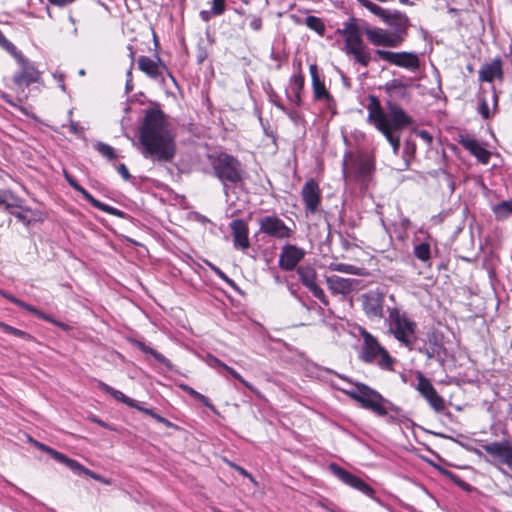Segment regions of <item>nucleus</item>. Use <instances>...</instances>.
I'll use <instances>...</instances> for the list:
<instances>
[{"mask_svg": "<svg viewBox=\"0 0 512 512\" xmlns=\"http://www.w3.org/2000/svg\"><path fill=\"white\" fill-rule=\"evenodd\" d=\"M142 155L159 163L172 162L177 146L174 135L167 127L162 110L151 108L146 111L139 131Z\"/></svg>", "mask_w": 512, "mask_h": 512, "instance_id": "f257e3e1", "label": "nucleus"}, {"mask_svg": "<svg viewBox=\"0 0 512 512\" xmlns=\"http://www.w3.org/2000/svg\"><path fill=\"white\" fill-rule=\"evenodd\" d=\"M362 33H364L369 42L374 46L399 47L401 44L396 38L381 28H366L364 31L359 26V20L351 16L343 23L342 28L336 30V34L344 39L343 51L347 56L354 59L355 63L368 67L372 56L369 48L365 45Z\"/></svg>", "mask_w": 512, "mask_h": 512, "instance_id": "f03ea898", "label": "nucleus"}, {"mask_svg": "<svg viewBox=\"0 0 512 512\" xmlns=\"http://www.w3.org/2000/svg\"><path fill=\"white\" fill-rule=\"evenodd\" d=\"M367 101V122L385 137L397 154L401 145V133L414 124V119L393 100L386 101L387 112L377 96L368 95Z\"/></svg>", "mask_w": 512, "mask_h": 512, "instance_id": "7ed1b4c3", "label": "nucleus"}, {"mask_svg": "<svg viewBox=\"0 0 512 512\" xmlns=\"http://www.w3.org/2000/svg\"><path fill=\"white\" fill-rule=\"evenodd\" d=\"M208 160L213 170V175L223 184L236 186L244 180V169L241 161L226 152L209 154Z\"/></svg>", "mask_w": 512, "mask_h": 512, "instance_id": "20e7f679", "label": "nucleus"}, {"mask_svg": "<svg viewBox=\"0 0 512 512\" xmlns=\"http://www.w3.org/2000/svg\"><path fill=\"white\" fill-rule=\"evenodd\" d=\"M361 6L380 18L390 29L391 34L402 45L408 36L411 22L406 13L399 10L384 9L370 0H356Z\"/></svg>", "mask_w": 512, "mask_h": 512, "instance_id": "39448f33", "label": "nucleus"}, {"mask_svg": "<svg viewBox=\"0 0 512 512\" xmlns=\"http://www.w3.org/2000/svg\"><path fill=\"white\" fill-rule=\"evenodd\" d=\"M346 393L362 408L377 416H386L389 410L398 411V408L385 399L382 394L364 383H356L355 388Z\"/></svg>", "mask_w": 512, "mask_h": 512, "instance_id": "423d86ee", "label": "nucleus"}, {"mask_svg": "<svg viewBox=\"0 0 512 512\" xmlns=\"http://www.w3.org/2000/svg\"><path fill=\"white\" fill-rule=\"evenodd\" d=\"M360 334L363 338V346L360 359L364 363L376 364L382 370L392 371L396 363L387 349L380 344L378 339L365 329H361Z\"/></svg>", "mask_w": 512, "mask_h": 512, "instance_id": "0eeeda50", "label": "nucleus"}, {"mask_svg": "<svg viewBox=\"0 0 512 512\" xmlns=\"http://www.w3.org/2000/svg\"><path fill=\"white\" fill-rule=\"evenodd\" d=\"M388 322L389 330L394 338L403 346L412 350L416 340L417 323L397 307L389 309Z\"/></svg>", "mask_w": 512, "mask_h": 512, "instance_id": "6e6552de", "label": "nucleus"}, {"mask_svg": "<svg viewBox=\"0 0 512 512\" xmlns=\"http://www.w3.org/2000/svg\"><path fill=\"white\" fill-rule=\"evenodd\" d=\"M10 56L14 58L20 67L12 76V83L21 93H24L25 88L41 81L42 72L39 71L36 64L26 58L18 48H16Z\"/></svg>", "mask_w": 512, "mask_h": 512, "instance_id": "1a4fd4ad", "label": "nucleus"}, {"mask_svg": "<svg viewBox=\"0 0 512 512\" xmlns=\"http://www.w3.org/2000/svg\"><path fill=\"white\" fill-rule=\"evenodd\" d=\"M311 76L313 99L315 102H324L326 108L333 113L336 110V100L325 84V76L320 72L318 65L313 63L309 66Z\"/></svg>", "mask_w": 512, "mask_h": 512, "instance_id": "9d476101", "label": "nucleus"}, {"mask_svg": "<svg viewBox=\"0 0 512 512\" xmlns=\"http://www.w3.org/2000/svg\"><path fill=\"white\" fill-rule=\"evenodd\" d=\"M258 225L260 233L277 240H288L295 232L276 214L259 218Z\"/></svg>", "mask_w": 512, "mask_h": 512, "instance_id": "9b49d317", "label": "nucleus"}, {"mask_svg": "<svg viewBox=\"0 0 512 512\" xmlns=\"http://www.w3.org/2000/svg\"><path fill=\"white\" fill-rule=\"evenodd\" d=\"M481 447L491 456L493 465L498 469L505 465L512 471V441L505 439L501 442L483 444Z\"/></svg>", "mask_w": 512, "mask_h": 512, "instance_id": "f8f14e48", "label": "nucleus"}, {"mask_svg": "<svg viewBox=\"0 0 512 512\" xmlns=\"http://www.w3.org/2000/svg\"><path fill=\"white\" fill-rule=\"evenodd\" d=\"M375 53L381 60L398 67L416 70L420 66L418 56L412 52H393L389 50L377 49Z\"/></svg>", "mask_w": 512, "mask_h": 512, "instance_id": "ddd939ff", "label": "nucleus"}, {"mask_svg": "<svg viewBox=\"0 0 512 512\" xmlns=\"http://www.w3.org/2000/svg\"><path fill=\"white\" fill-rule=\"evenodd\" d=\"M297 274L300 282L317 298L322 304L328 305L329 301L323 289L317 284V273L311 265H300L297 267Z\"/></svg>", "mask_w": 512, "mask_h": 512, "instance_id": "4468645a", "label": "nucleus"}, {"mask_svg": "<svg viewBox=\"0 0 512 512\" xmlns=\"http://www.w3.org/2000/svg\"><path fill=\"white\" fill-rule=\"evenodd\" d=\"M417 380L418 383L416 389L421 394V396L428 402L433 410L438 413L443 412L446 408L445 400L437 393L431 381L422 373H418Z\"/></svg>", "mask_w": 512, "mask_h": 512, "instance_id": "2eb2a0df", "label": "nucleus"}, {"mask_svg": "<svg viewBox=\"0 0 512 512\" xmlns=\"http://www.w3.org/2000/svg\"><path fill=\"white\" fill-rule=\"evenodd\" d=\"M329 468L331 472L346 485L360 491L366 496L373 497L375 490L355 474L334 463L331 464Z\"/></svg>", "mask_w": 512, "mask_h": 512, "instance_id": "dca6fc26", "label": "nucleus"}, {"mask_svg": "<svg viewBox=\"0 0 512 512\" xmlns=\"http://www.w3.org/2000/svg\"><path fill=\"white\" fill-rule=\"evenodd\" d=\"M301 198L307 213L317 212L322 200V190L315 179L311 178L303 185Z\"/></svg>", "mask_w": 512, "mask_h": 512, "instance_id": "f3484780", "label": "nucleus"}, {"mask_svg": "<svg viewBox=\"0 0 512 512\" xmlns=\"http://www.w3.org/2000/svg\"><path fill=\"white\" fill-rule=\"evenodd\" d=\"M64 176H65V179L67 180V182L69 183V185L74 189L76 190L77 192H79L83 198L88 201L94 208H97L103 212H106L110 215H113V216H117V217H123L124 216V212L120 211L119 209L115 208V207H112L110 205H107L99 200H97L96 198H94L83 186H81L78 181L73 177L71 176L69 173L65 172L64 173Z\"/></svg>", "mask_w": 512, "mask_h": 512, "instance_id": "a211bd4d", "label": "nucleus"}, {"mask_svg": "<svg viewBox=\"0 0 512 512\" xmlns=\"http://www.w3.org/2000/svg\"><path fill=\"white\" fill-rule=\"evenodd\" d=\"M304 257V249L293 244H287L281 250L278 264L283 271H293Z\"/></svg>", "mask_w": 512, "mask_h": 512, "instance_id": "6ab92c4d", "label": "nucleus"}, {"mask_svg": "<svg viewBox=\"0 0 512 512\" xmlns=\"http://www.w3.org/2000/svg\"><path fill=\"white\" fill-rule=\"evenodd\" d=\"M362 307L369 319L383 317L384 294L377 291H369L362 296Z\"/></svg>", "mask_w": 512, "mask_h": 512, "instance_id": "aec40b11", "label": "nucleus"}, {"mask_svg": "<svg viewBox=\"0 0 512 512\" xmlns=\"http://www.w3.org/2000/svg\"><path fill=\"white\" fill-rule=\"evenodd\" d=\"M137 63L138 69L150 79H162L164 71L173 79L172 74L168 72L166 64L159 57H157V60H153L148 56L142 55L138 58Z\"/></svg>", "mask_w": 512, "mask_h": 512, "instance_id": "412c9836", "label": "nucleus"}, {"mask_svg": "<svg viewBox=\"0 0 512 512\" xmlns=\"http://www.w3.org/2000/svg\"><path fill=\"white\" fill-rule=\"evenodd\" d=\"M232 238H233V246L235 249L245 251L250 247L249 240V226L248 223L243 219H234L229 224Z\"/></svg>", "mask_w": 512, "mask_h": 512, "instance_id": "4be33fe9", "label": "nucleus"}, {"mask_svg": "<svg viewBox=\"0 0 512 512\" xmlns=\"http://www.w3.org/2000/svg\"><path fill=\"white\" fill-rule=\"evenodd\" d=\"M458 143L473 155L481 164H488L491 158V152L487 150L478 140L467 135H460Z\"/></svg>", "mask_w": 512, "mask_h": 512, "instance_id": "5701e85b", "label": "nucleus"}, {"mask_svg": "<svg viewBox=\"0 0 512 512\" xmlns=\"http://www.w3.org/2000/svg\"><path fill=\"white\" fill-rule=\"evenodd\" d=\"M495 79L503 81V61L500 57L494 58L490 63H485L479 70V81L492 83Z\"/></svg>", "mask_w": 512, "mask_h": 512, "instance_id": "b1692460", "label": "nucleus"}, {"mask_svg": "<svg viewBox=\"0 0 512 512\" xmlns=\"http://www.w3.org/2000/svg\"><path fill=\"white\" fill-rule=\"evenodd\" d=\"M289 89L291 94L287 92L288 100L296 107L303 105V93L305 89V75L304 73H294L289 78Z\"/></svg>", "mask_w": 512, "mask_h": 512, "instance_id": "393cba45", "label": "nucleus"}, {"mask_svg": "<svg viewBox=\"0 0 512 512\" xmlns=\"http://www.w3.org/2000/svg\"><path fill=\"white\" fill-rule=\"evenodd\" d=\"M326 283H327L328 289L331 291L332 294L347 295L354 290L356 280L342 278L337 275H332V276L327 277Z\"/></svg>", "mask_w": 512, "mask_h": 512, "instance_id": "a878e982", "label": "nucleus"}, {"mask_svg": "<svg viewBox=\"0 0 512 512\" xmlns=\"http://www.w3.org/2000/svg\"><path fill=\"white\" fill-rule=\"evenodd\" d=\"M24 199L15 195L10 190H0V208H3L9 214L15 209L23 211H32L30 207L24 205Z\"/></svg>", "mask_w": 512, "mask_h": 512, "instance_id": "bb28decb", "label": "nucleus"}, {"mask_svg": "<svg viewBox=\"0 0 512 512\" xmlns=\"http://www.w3.org/2000/svg\"><path fill=\"white\" fill-rule=\"evenodd\" d=\"M408 86L400 79H392L385 84L384 90L392 99H405L408 97Z\"/></svg>", "mask_w": 512, "mask_h": 512, "instance_id": "cd10ccee", "label": "nucleus"}, {"mask_svg": "<svg viewBox=\"0 0 512 512\" xmlns=\"http://www.w3.org/2000/svg\"><path fill=\"white\" fill-rule=\"evenodd\" d=\"M443 336L442 334L431 331L427 333V343L428 348L425 350H420V352L425 353L428 358H433L435 354H438L443 347L442 342Z\"/></svg>", "mask_w": 512, "mask_h": 512, "instance_id": "c85d7f7f", "label": "nucleus"}, {"mask_svg": "<svg viewBox=\"0 0 512 512\" xmlns=\"http://www.w3.org/2000/svg\"><path fill=\"white\" fill-rule=\"evenodd\" d=\"M97 386L100 390H102L104 393H107L111 395L115 400L126 404L127 406H136V400L126 396L124 393H122L119 390L114 389L113 387L109 386L105 382L98 380Z\"/></svg>", "mask_w": 512, "mask_h": 512, "instance_id": "c756f323", "label": "nucleus"}, {"mask_svg": "<svg viewBox=\"0 0 512 512\" xmlns=\"http://www.w3.org/2000/svg\"><path fill=\"white\" fill-rule=\"evenodd\" d=\"M132 344L143 353L150 354L151 356H153L159 363L165 365L167 368H172V364L169 359H167L163 354H161L157 350L146 345L144 342L140 340H132Z\"/></svg>", "mask_w": 512, "mask_h": 512, "instance_id": "7c9ffc66", "label": "nucleus"}, {"mask_svg": "<svg viewBox=\"0 0 512 512\" xmlns=\"http://www.w3.org/2000/svg\"><path fill=\"white\" fill-rule=\"evenodd\" d=\"M18 306L25 309L26 311L32 313L34 316H36L42 320H45L49 323H52L58 327L63 328V329L68 328V326L66 324L56 321L51 315L44 313L43 311L37 309L36 307H34L22 300L19 301Z\"/></svg>", "mask_w": 512, "mask_h": 512, "instance_id": "2f4dec72", "label": "nucleus"}, {"mask_svg": "<svg viewBox=\"0 0 512 512\" xmlns=\"http://www.w3.org/2000/svg\"><path fill=\"white\" fill-rule=\"evenodd\" d=\"M69 468L76 473H82V474L102 483V484H105V485L111 484L110 479H107V478L101 476L100 474L95 473L94 471L86 468L84 465H82L81 463H79L78 461H76L74 459L72 460Z\"/></svg>", "mask_w": 512, "mask_h": 512, "instance_id": "473e14b6", "label": "nucleus"}, {"mask_svg": "<svg viewBox=\"0 0 512 512\" xmlns=\"http://www.w3.org/2000/svg\"><path fill=\"white\" fill-rule=\"evenodd\" d=\"M35 446L38 449H40L41 451L49 454L54 460L66 465L69 468L73 459L67 457L65 454L45 445L43 443L35 441Z\"/></svg>", "mask_w": 512, "mask_h": 512, "instance_id": "72a5a7b5", "label": "nucleus"}, {"mask_svg": "<svg viewBox=\"0 0 512 512\" xmlns=\"http://www.w3.org/2000/svg\"><path fill=\"white\" fill-rule=\"evenodd\" d=\"M178 387L186 392L187 394H189L191 397H193L194 399H196L197 401L201 402L204 406L208 407L209 409L215 411V406L214 404L211 402V400L204 396L203 394L199 393L198 391H196L194 388L190 387L189 385L185 384V383H179L178 384Z\"/></svg>", "mask_w": 512, "mask_h": 512, "instance_id": "f704fd0d", "label": "nucleus"}, {"mask_svg": "<svg viewBox=\"0 0 512 512\" xmlns=\"http://www.w3.org/2000/svg\"><path fill=\"white\" fill-rule=\"evenodd\" d=\"M497 220L503 221L512 215V200L502 201L492 207Z\"/></svg>", "mask_w": 512, "mask_h": 512, "instance_id": "c9c22d12", "label": "nucleus"}, {"mask_svg": "<svg viewBox=\"0 0 512 512\" xmlns=\"http://www.w3.org/2000/svg\"><path fill=\"white\" fill-rule=\"evenodd\" d=\"M0 329L4 333L11 334V335L21 338L25 341H34L35 340L34 336L31 335L30 333L20 330L18 328H15V327L8 325L4 322H0Z\"/></svg>", "mask_w": 512, "mask_h": 512, "instance_id": "e433bc0d", "label": "nucleus"}, {"mask_svg": "<svg viewBox=\"0 0 512 512\" xmlns=\"http://www.w3.org/2000/svg\"><path fill=\"white\" fill-rule=\"evenodd\" d=\"M413 254L418 260L424 263L429 262L431 259L430 244L428 242H422L420 244L415 245L413 249Z\"/></svg>", "mask_w": 512, "mask_h": 512, "instance_id": "4c0bfd02", "label": "nucleus"}, {"mask_svg": "<svg viewBox=\"0 0 512 512\" xmlns=\"http://www.w3.org/2000/svg\"><path fill=\"white\" fill-rule=\"evenodd\" d=\"M305 24L309 29L315 31L320 36L324 35L326 28L321 18L313 15L307 16L305 18Z\"/></svg>", "mask_w": 512, "mask_h": 512, "instance_id": "58836bf2", "label": "nucleus"}, {"mask_svg": "<svg viewBox=\"0 0 512 512\" xmlns=\"http://www.w3.org/2000/svg\"><path fill=\"white\" fill-rule=\"evenodd\" d=\"M373 171V164L369 160H358L355 162V174L357 178L369 176Z\"/></svg>", "mask_w": 512, "mask_h": 512, "instance_id": "ea45409f", "label": "nucleus"}, {"mask_svg": "<svg viewBox=\"0 0 512 512\" xmlns=\"http://www.w3.org/2000/svg\"><path fill=\"white\" fill-rule=\"evenodd\" d=\"M95 150L101 154L103 157L107 158L108 160H114L118 157L113 147L110 145L98 142L94 146Z\"/></svg>", "mask_w": 512, "mask_h": 512, "instance_id": "a19ab883", "label": "nucleus"}, {"mask_svg": "<svg viewBox=\"0 0 512 512\" xmlns=\"http://www.w3.org/2000/svg\"><path fill=\"white\" fill-rule=\"evenodd\" d=\"M330 269L337 272L353 274V275H361L360 268L345 263H332L330 265Z\"/></svg>", "mask_w": 512, "mask_h": 512, "instance_id": "79ce46f5", "label": "nucleus"}, {"mask_svg": "<svg viewBox=\"0 0 512 512\" xmlns=\"http://www.w3.org/2000/svg\"><path fill=\"white\" fill-rule=\"evenodd\" d=\"M227 373H229L234 379L238 380L241 384H243L246 388L252 391L255 394H259L258 390L248 381H246L234 368L226 365L224 369Z\"/></svg>", "mask_w": 512, "mask_h": 512, "instance_id": "37998d69", "label": "nucleus"}, {"mask_svg": "<svg viewBox=\"0 0 512 512\" xmlns=\"http://www.w3.org/2000/svg\"><path fill=\"white\" fill-rule=\"evenodd\" d=\"M0 48L7 54H11L17 47L14 45L0 29Z\"/></svg>", "mask_w": 512, "mask_h": 512, "instance_id": "c03bdc74", "label": "nucleus"}, {"mask_svg": "<svg viewBox=\"0 0 512 512\" xmlns=\"http://www.w3.org/2000/svg\"><path fill=\"white\" fill-rule=\"evenodd\" d=\"M30 211H23L21 209H15L13 211H11V215H13L14 217H16L20 222H22L23 224H25L26 226H29L31 224V222L34 220L32 217H29L27 215V213H29Z\"/></svg>", "mask_w": 512, "mask_h": 512, "instance_id": "a18cd8bd", "label": "nucleus"}, {"mask_svg": "<svg viewBox=\"0 0 512 512\" xmlns=\"http://www.w3.org/2000/svg\"><path fill=\"white\" fill-rule=\"evenodd\" d=\"M478 112L484 120H488L492 116L488 102L484 97L479 101Z\"/></svg>", "mask_w": 512, "mask_h": 512, "instance_id": "49530a36", "label": "nucleus"}, {"mask_svg": "<svg viewBox=\"0 0 512 512\" xmlns=\"http://www.w3.org/2000/svg\"><path fill=\"white\" fill-rule=\"evenodd\" d=\"M226 8V0H213L212 12L214 15H222Z\"/></svg>", "mask_w": 512, "mask_h": 512, "instance_id": "de8ad7c7", "label": "nucleus"}, {"mask_svg": "<svg viewBox=\"0 0 512 512\" xmlns=\"http://www.w3.org/2000/svg\"><path fill=\"white\" fill-rule=\"evenodd\" d=\"M207 363L210 367L214 369H224V367L227 365L223 361H221L220 359L211 354L207 356Z\"/></svg>", "mask_w": 512, "mask_h": 512, "instance_id": "09e8293b", "label": "nucleus"}, {"mask_svg": "<svg viewBox=\"0 0 512 512\" xmlns=\"http://www.w3.org/2000/svg\"><path fill=\"white\" fill-rule=\"evenodd\" d=\"M416 135L421 138L427 145H431L433 141L432 135L427 130H418Z\"/></svg>", "mask_w": 512, "mask_h": 512, "instance_id": "8fccbe9b", "label": "nucleus"}, {"mask_svg": "<svg viewBox=\"0 0 512 512\" xmlns=\"http://www.w3.org/2000/svg\"><path fill=\"white\" fill-rule=\"evenodd\" d=\"M117 171L118 173L121 175V177L128 181L131 179V174L127 168V166L123 163H120L118 166H117Z\"/></svg>", "mask_w": 512, "mask_h": 512, "instance_id": "3c124183", "label": "nucleus"}, {"mask_svg": "<svg viewBox=\"0 0 512 512\" xmlns=\"http://www.w3.org/2000/svg\"><path fill=\"white\" fill-rule=\"evenodd\" d=\"M250 28L254 31H260L262 29V19L260 17H254L250 22Z\"/></svg>", "mask_w": 512, "mask_h": 512, "instance_id": "603ef678", "label": "nucleus"}, {"mask_svg": "<svg viewBox=\"0 0 512 512\" xmlns=\"http://www.w3.org/2000/svg\"><path fill=\"white\" fill-rule=\"evenodd\" d=\"M127 49L129 51V58H130V69L128 71V75H131V70L134 66V62H135V56H136V50L134 49V47L132 45H128L127 46Z\"/></svg>", "mask_w": 512, "mask_h": 512, "instance_id": "864d4df0", "label": "nucleus"}, {"mask_svg": "<svg viewBox=\"0 0 512 512\" xmlns=\"http://www.w3.org/2000/svg\"><path fill=\"white\" fill-rule=\"evenodd\" d=\"M0 97H1L2 100H4L9 105H11L13 107H18V104L15 102V100L13 99V97L10 94L2 93L0 95Z\"/></svg>", "mask_w": 512, "mask_h": 512, "instance_id": "5fc2aeb1", "label": "nucleus"}, {"mask_svg": "<svg viewBox=\"0 0 512 512\" xmlns=\"http://www.w3.org/2000/svg\"><path fill=\"white\" fill-rule=\"evenodd\" d=\"M75 0H48V2L57 7H64L73 3Z\"/></svg>", "mask_w": 512, "mask_h": 512, "instance_id": "6e6d98bb", "label": "nucleus"}, {"mask_svg": "<svg viewBox=\"0 0 512 512\" xmlns=\"http://www.w3.org/2000/svg\"><path fill=\"white\" fill-rule=\"evenodd\" d=\"M0 294H1L4 298H6L7 300H9L11 303H13V304H15V305H17V306H18V303H19L20 299L16 298V297H15V296H13L12 294H9V293H7V292H5V291H2V290H0Z\"/></svg>", "mask_w": 512, "mask_h": 512, "instance_id": "4d7b16f0", "label": "nucleus"}, {"mask_svg": "<svg viewBox=\"0 0 512 512\" xmlns=\"http://www.w3.org/2000/svg\"><path fill=\"white\" fill-rule=\"evenodd\" d=\"M130 407L131 408H135V409L143 412L144 414H146V415H148L150 417L153 415V412H154L153 409L145 408V407L140 406L137 401H136V406H130Z\"/></svg>", "mask_w": 512, "mask_h": 512, "instance_id": "13d9d810", "label": "nucleus"}, {"mask_svg": "<svg viewBox=\"0 0 512 512\" xmlns=\"http://www.w3.org/2000/svg\"><path fill=\"white\" fill-rule=\"evenodd\" d=\"M293 66L296 69L295 73H303L301 60H294L293 61Z\"/></svg>", "mask_w": 512, "mask_h": 512, "instance_id": "bf43d9fd", "label": "nucleus"}, {"mask_svg": "<svg viewBox=\"0 0 512 512\" xmlns=\"http://www.w3.org/2000/svg\"><path fill=\"white\" fill-rule=\"evenodd\" d=\"M236 470H237L241 475H243V476H245V477H248V478L252 479V475H251L249 472H247L244 468L239 467V466H236Z\"/></svg>", "mask_w": 512, "mask_h": 512, "instance_id": "052dcab7", "label": "nucleus"}, {"mask_svg": "<svg viewBox=\"0 0 512 512\" xmlns=\"http://www.w3.org/2000/svg\"><path fill=\"white\" fill-rule=\"evenodd\" d=\"M276 106L277 108H279L280 110H282L284 113H286L290 118H293V113L292 112H289L283 104L281 103H276Z\"/></svg>", "mask_w": 512, "mask_h": 512, "instance_id": "680f3d73", "label": "nucleus"}, {"mask_svg": "<svg viewBox=\"0 0 512 512\" xmlns=\"http://www.w3.org/2000/svg\"><path fill=\"white\" fill-rule=\"evenodd\" d=\"M153 419H155L158 423L164 422L161 415L157 414L155 411L153 412V415L151 416Z\"/></svg>", "mask_w": 512, "mask_h": 512, "instance_id": "e2e57ef3", "label": "nucleus"}, {"mask_svg": "<svg viewBox=\"0 0 512 512\" xmlns=\"http://www.w3.org/2000/svg\"><path fill=\"white\" fill-rule=\"evenodd\" d=\"M163 421L164 422H161V424L165 425L166 427H168V428L175 427V425L172 422H170L168 419L163 418Z\"/></svg>", "mask_w": 512, "mask_h": 512, "instance_id": "0e129e2a", "label": "nucleus"}, {"mask_svg": "<svg viewBox=\"0 0 512 512\" xmlns=\"http://www.w3.org/2000/svg\"><path fill=\"white\" fill-rule=\"evenodd\" d=\"M343 174L346 177L347 176V162L344 160L343 162Z\"/></svg>", "mask_w": 512, "mask_h": 512, "instance_id": "69168bd1", "label": "nucleus"}, {"mask_svg": "<svg viewBox=\"0 0 512 512\" xmlns=\"http://www.w3.org/2000/svg\"><path fill=\"white\" fill-rule=\"evenodd\" d=\"M403 5H413V2H410L409 0H398Z\"/></svg>", "mask_w": 512, "mask_h": 512, "instance_id": "338daca9", "label": "nucleus"}, {"mask_svg": "<svg viewBox=\"0 0 512 512\" xmlns=\"http://www.w3.org/2000/svg\"><path fill=\"white\" fill-rule=\"evenodd\" d=\"M467 68H468V70H469L470 72L473 70V67H472V66H470V65H469Z\"/></svg>", "mask_w": 512, "mask_h": 512, "instance_id": "774afa93", "label": "nucleus"}]
</instances>
